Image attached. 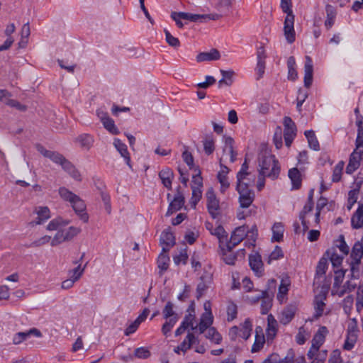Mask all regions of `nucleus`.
Returning <instances> with one entry per match:
<instances>
[{"label": "nucleus", "instance_id": "1", "mask_svg": "<svg viewBox=\"0 0 363 363\" xmlns=\"http://www.w3.org/2000/svg\"><path fill=\"white\" fill-rule=\"evenodd\" d=\"M37 150L44 157L49 158L55 164L62 167V168L67 172L74 179L81 181V174L77 169L62 154L46 150L41 145H36Z\"/></svg>", "mask_w": 363, "mask_h": 363}, {"label": "nucleus", "instance_id": "2", "mask_svg": "<svg viewBox=\"0 0 363 363\" xmlns=\"http://www.w3.org/2000/svg\"><path fill=\"white\" fill-rule=\"evenodd\" d=\"M259 174L267 176L272 180L276 179L280 172V167L275 157L267 152L262 153L259 158Z\"/></svg>", "mask_w": 363, "mask_h": 363}, {"label": "nucleus", "instance_id": "3", "mask_svg": "<svg viewBox=\"0 0 363 363\" xmlns=\"http://www.w3.org/2000/svg\"><path fill=\"white\" fill-rule=\"evenodd\" d=\"M58 192L60 197L64 201L69 202L75 213L79 216L80 218L84 223H86L89 220V216L88 214L84 212L86 205L84 201L79 196L65 187H60Z\"/></svg>", "mask_w": 363, "mask_h": 363}, {"label": "nucleus", "instance_id": "4", "mask_svg": "<svg viewBox=\"0 0 363 363\" xmlns=\"http://www.w3.org/2000/svg\"><path fill=\"white\" fill-rule=\"evenodd\" d=\"M281 9L286 14L284 23V36L289 43L295 41L294 18L291 0H281Z\"/></svg>", "mask_w": 363, "mask_h": 363}, {"label": "nucleus", "instance_id": "5", "mask_svg": "<svg viewBox=\"0 0 363 363\" xmlns=\"http://www.w3.org/2000/svg\"><path fill=\"white\" fill-rule=\"evenodd\" d=\"M363 154V133L357 135L356 139V148L350 155L349 163L346 167V173L352 174L360 166Z\"/></svg>", "mask_w": 363, "mask_h": 363}, {"label": "nucleus", "instance_id": "6", "mask_svg": "<svg viewBox=\"0 0 363 363\" xmlns=\"http://www.w3.org/2000/svg\"><path fill=\"white\" fill-rule=\"evenodd\" d=\"M250 183L237 182L239 202L241 208H248L255 199V194L249 189Z\"/></svg>", "mask_w": 363, "mask_h": 363}, {"label": "nucleus", "instance_id": "7", "mask_svg": "<svg viewBox=\"0 0 363 363\" xmlns=\"http://www.w3.org/2000/svg\"><path fill=\"white\" fill-rule=\"evenodd\" d=\"M257 230L256 227H253L250 232L247 230V227L245 225L238 227L233 232L230 236V240L228 244L233 245V247H235L245 238V236H251L252 238L253 242H255V237L257 235Z\"/></svg>", "mask_w": 363, "mask_h": 363}, {"label": "nucleus", "instance_id": "8", "mask_svg": "<svg viewBox=\"0 0 363 363\" xmlns=\"http://www.w3.org/2000/svg\"><path fill=\"white\" fill-rule=\"evenodd\" d=\"M252 330V324L249 318H247L240 327L233 326L229 330V336L232 340H235L238 336L241 337L244 340H247Z\"/></svg>", "mask_w": 363, "mask_h": 363}, {"label": "nucleus", "instance_id": "9", "mask_svg": "<svg viewBox=\"0 0 363 363\" xmlns=\"http://www.w3.org/2000/svg\"><path fill=\"white\" fill-rule=\"evenodd\" d=\"M182 16V19L188 20L191 22H207L208 21L218 20L221 18V15L218 13H209V14H194L190 13L184 12Z\"/></svg>", "mask_w": 363, "mask_h": 363}, {"label": "nucleus", "instance_id": "10", "mask_svg": "<svg viewBox=\"0 0 363 363\" xmlns=\"http://www.w3.org/2000/svg\"><path fill=\"white\" fill-rule=\"evenodd\" d=\"M328 333V330L325 326H321L316 333L314 335L313 338L312 340V345L309 349V355H313V354L317 352L320 346L324 343L325 337Z\"/></svg>", "mask_w": 363, "mask_h": 363}, {"label": "nucleus", "instance_id": "11", "mask_svg": "<svg viewBox=\"0 0 363 363\" xmlns=\"http://www.w3.org/2000/svg\"><path fill=\"white\" fill-rule=\"evenodd\" d=\"M207 208L213 218H217L219 214V201L212 189L206 192Z\"/></svg>", "mask_w": 363, "mask_h": 363}, {"label": "nucleus", "instance_id": "12", "mask_svg": "<svg viewBox=\"0 0 363 363\" xmlns=\"http://www.w3.org/2000/svg\"><path fill=\"white\" fill-rule=\"evenodd\" d=\"M327 292L323 289L315 296L314 309L315 318H318L323 315L325 307V300L326 299Z\"/></svg>", "mask_w": 363, "mask_h": 363}, {"label": "nucleus", "instance_id": "13", "mask_svg": "<svg viewBox=\"0 0 363 363\" xmlns=\"http://www.w3.org/2000/svg\"><path fill=\"white\" fill-rule=\"evenodd\" d=\"M35 212L37 214V217L29 223V225L32 227L41 225L50 218V209L47 206L37 207Z\"/></svg>", "mask_w": 363, "mask_h": 363}, {"label": "nucleus", "instance_id": "14", "mask_svg": "<svg viewBox=\"0 0 363 363\" xmlns=\"http://www.w3.org/2000/svg\"><path fill=\"white\" fill-rule=\"evenodd\" d=\"M31 335L40 337H42V333L38 329L33 328L26 332L16 333L13 337L12 342L14 345H18L26 340Z\"/></svg>", "mask_w": 363, "mask_h": 363}, {"label": "nucleus", "instance_id": "15", "mask_svg": "<svg viewBox=\"0 0 363 363\" xmlns=\"http://www.w3.org/2000/svg\"><path fill=\"white\" fill-rule=\"evenodd\" d=\"M184 204V196L180 191H178L174 199L169 203L166 215L170 216L174 212L180 210Z\"/></svg>", "mask_w": 363, "mask_h": 363}, {"label": "nucleus", "instance_id": "16", "mask_svg": "<svg viewBox=\"0 0 363 363\" xmlns=\"http://www.w3.org/2000/svg\"><path fill=\"white\" fill-rule=\"evenodd\" d=\"M313 66L311 58L309 56L306 57L304 65V86L310 87L313 82Z\"/></svg>", "mask_w": 363, "mask_h": 363}, {"label": "nucleus", "instance_id": "17", "mask_svg": "<svg viewBox=\"0 0 363 363\" xmlns=\"http://www.w3.org/2000/svg\"><path fill=\"white\" fill-rule=\"evenodd\" d=\"M220 169L218 173L217 178L220 184V191L224 192L230 186V183L228 179L229 169L226 166L222 164L221 159L220 160Z\"/></svg>", "mask_w": 363, "mask_h": 363}, {"label": "nucleus", "instance_id": "18", "mask_svg": "<svg viewBox=\"0 0 363 363\" xmlns=\"http://www.w3.org/2000/svg\"><path fill=\"white\" fill-rule=\"evenodd\" d=\"M265 343V337L260 327H257L255 329V341L251 348L252 353L260 351Z\"/></svg>", "mask_w": 363, "mask_h": 363}, {"label": "nucleus", "instance_id": "19", "mask_svg": "<svg viewBox=\"0 0 363 363\" xmlns=\"http://www.w3.org/2000/svg\"><path fill=\"white\" fill-rule=\"evenodd\" d=\"M213 316L211 312H204L201 317L200 322L197 326L199 328V333H203L208 328H211L213 324Z\"/></svg>", "mask_w": 363, "mask_h": 363}, {"label": "nucleus", "instance_id": "20", "mask_svg": "<svg viewBox=\"0 0 363 363\" xmlns=\"http://www.w3.org/2000/svg\"><path fill=\"white\" fill-rule=\"evenodd\" d=\"M223 155L230 157V161L234 162L236 160L237 153L234 150V140L231 137L225 138L223 147Z\"/></svg>", "mask_w": 363, "mask_h": 363}, {"label": "nucleus", "instance_id": "21", "mask_svg": "<svg viewBox=\"0 0 363 363\" xmlns=\"http://www.w3.org/2000/svg\"><path fill=\"white\" fill-rule=\"evenodd\" d=\"M74 141L79 143L82 149L89 150L94 145V139L92 135L83 133L77 137Z\"/></svg>", "mask_w": 363, "mask_h": 363}, {"label": "nucleus", "instance_id": "22", "mask_svg": "<svg viewBox=\"0 0 363 363\" xmlns=\"http://www.w3.org/2000/svg\"><path fill=\"white\" fill-rule=\"evenodd\" d=\"M159 177L164 187L168 189H172V182L174 178V173L171 169L166 167L162 169L159 172Z\"/></svg>", "mask_w": 363, "mask_h": 363}, {"label": "nucleus", "instance_id": "23", "mask_svg": "<svg viewBox=\"0 0 363 363\" xmlns=\"http://www.w3.org/2000/svg\"><path fill=\"white\" fill-rule=\"evenodd\" d=\"M220 57V52L216 49H212L209 52H201L196 56V61L198 62L205 61L218 60Z\"/></svg>", "mask_w": 363, "mask_h": 363}, {"label": "nucleus", "instance_id": "24", "mask_svg": "<svg viewBox=\"0 0 363 363\" xmlns=\"http://www.w3.org/2000/svg\"><path fill=\"white\" fill-rule=\"evenodd\" d=\"M351 225L354 229L363 228V204H359L351 218Z\"/></svg>", "mask_w": 363, "mask_h": 363}, {"label": "nucleus", "instance_id": "25", "mask_svg": "<svg viewBox=\"0 0 363 363\" xmlns=\"http://www.w3.org/2000/svg\"><path fill=\"white\" fill-rule=\"evenodd\" d=\"M160 242L162 244L164 251L168 250L175 243L173 233L168 230H164L160 236Z\"/></svg>", "mask_w": 363, "mask_h": 363}, {"label": "nucleus", "instance_id": "26", "mask_svg": "<svg viewBox=\"0 0 363 363\" xmlns=\"http://www.w3.org/2000/svg\"><path fill=\"white\" fill-rule=\"evenodd\" d=\"M225 247L226 248H224L222 246L220 247L221 250L222 259L227 264H234L236 259V256L232 252V249L234 247L228 243Z\"/></svg>", "mask_w": 363, "mask_h": 363}, {"label": "nucleus", "instance_id": "27", "mask_svg": "<svg viewBox=\"0 0 363 363\" xmlns=\"http://www.w3.org/2000/svg\"><path fill=\"white\" fill-rule=\"evenodd\" d=\"M277 332V321L274 317L269 314L267 316V328L266 329V333L268 339L272 340Z\"/></svg>", "mask_w": 363, "mask_h": 363}, {"label": "nucleus", "instance_id": "28", "mask_svg": "<svg viewBox=\"0 0 363 363\" xmlns=\"http://www.w3.org/2000/svg\"><path fill=\"white\" fill-rule=\"evenodd\" d=\"M113 145L116 148V150L119 152L121 157H123L125 159L126 164L129 167H130V154L127 150L126 145L124 144L123 143H122L121 141V140L116 138L113 141Z\"/></svg>", "mask_w": 363, "mask_h": 363}, {"label": "nucleus", "instance_id": "29", "mask_svg": "<svg viewBox=\"0 0 363 363\" xmlns=\"http://www.w3.org/2000/svg\"><path fill=\"white\" fill-rule=\"evenodd\" d=\"M325 12L327 16L325 21V26L328 30L331 28L335 23L337 11L333 6L328 4L325 6Z\"/></svg>", "mask_w": 363, "mask_h": 363}, {"label": "nucleus", "instance_id": "30", "mask_svg": "<svg viewBox=\"0 0 363 363\" xmlns=\"http://www.w3.org/2000/svg\"><path fill=\"white\" fill-rule=\"evenodd\" d=\"M295 315V308L293 306H288L285 308L280 313L279 322L283 325L289 323L294 318Z\"/></svg>", "mask_w": 363, "mask_h": 363}, {"label": "nucleus", "instance_id": "31", "mask_svg": "<svg viewBox=\"0 0 363 363\" xmlns=\"http://www.w3.org/2000/svg\"><path fill=\"white\" fill-rule=\"evenodd\" d=\"M249 263L251 269L258 275L261 274L262 269V262L259 255H251L249 257Z\"/></svg>", "mask_w": 363, "mask_h": 363}, {"label": "nucleus", "instance_id": "32", "mask_svg": "<svg viewBox=\"0 0 363 363\" xmlns=\"http://www.w3.org/2000/svg\"><path fill=\"white\" fill-rule=\"evenodd\" d=\"M272 296L273 293L271 294L269 292L267 289H266V294L263 297H262V303H261V313L267 314L268 311L270 310L272 306Z\"/></svg>", "mask_w": 363, "mask_h": 363}, {"label": "nucleus", "instance_id": "33", "mask_svg": "<svg viewBox=\"0 0 363 363\" xmlns=\"http://www.w3.org/2000/svg\"><path fill=\"white\" fill-rule=\"evenodd\" d=\"M197 342V339L192 333H189L183 342L177 346L178 350H181L183 352L189 350L191 346Z\"/></svg>", "mask_w": 363, "mask_h": 363}, {"label": "nucleus", "instance_id": "34", "mask_svg": "<svg viewBox=\"0 0 363 363\" xmlns=\"http://www.w3.org/2000/svg\"><path fill=\"white\" fill-rule=\"evenodd\" d=\"M363 257V244L357 241L354 243L352 252H351V258L353 260H355L356 264H360L361 259Z\"/></svg>", "mask_w": 363, "mask_h": 363}, {"label": "nucleus", "instance_id": "35", "mask_svg": "<svg viewBox=\"0 0 363 363\" xmlns=\"http://www.w3.org/2000/svg\"><path fill=\"white\" fill-rule=\"evenodd\" d=\"M357 340V332L354 330H350L347 332V335L343 345V349L345 350H351L354 347Z\"/></svg>", "mask_w": 363, "mask_h": 363}, {"label": "nucleus", "instance_id": "36", "mask_svg": "<svg viewBox=\"0 0 363 363\" xmlns=\"http://www.w3.org/2000/svg\"><path fill=\"white\" fill-rule=\"evenodd\" d=\"M290 280L288 278L282 279L279 286V291L277 296V299L281 303L284 301L286 295L289 291Z\"/></svg>", "mask_w": 363, "mask_h": 363}, {"label": "nucleus", "instance_id": "37", "mask_svg": "<svg viewBox=\"0 0 363 363\" xmlns=\"http://www.w3.org/2000/svg\"><path fill=\"white\" fill-rule=\"evenodd\" d=\"M289 177L290 178L293 188L299 189L301 185V173L297 168H292L289 171Z\"/></svg>", "mask_w": 363, "mask_h": 363}, {"label": "nucleus", "instance_id": "38", "mask_svg": "<svg viewBox=\"0 0 363 363\" xmlns=\"http://www.w3.org/2000/svg\"><path fill=\"white\" fill-rule=\"evenodd\" d=\"M313 208V203H308L307 202L303 210L301 211L299 214V218L301 220V224L303 225V231L306 232L309 226L306 220V216L308 213L311 212Z\"/></svg>", "mask_w": 363, "mask_h": 363}, {"label": "nucleus", "instance_id": "39", "mask_svg": "<svg viewBox=\"0 0 363 363\" xmlns=\"http://www.w3.org/2000/svg\"><path fill=\"white\" fill-rule=\"evenodd\" d=\"M288 67V79L291 81H294L298 77V74L296 69V60L294 57L291 56L287 60Z\"/></svg>", "mask_w": 363, "mask_h": 363}, {"label": "nucleus", "instance_id": "40", "mask_svg": "<svg viewBox=\"0 0 363 363\" xmlns=\"http://www.w3.org/2000/svg\"><path fill=\"white\" fill-rule=\"evenodd\" d=\"M272 240L280 242L283 239L284 228L281 223H275L272 226Z\"/></svg>", "mask_w": 363, "mask_h": 363}, {"label": "nucleus", "instance_id": "41", "mask_svg": "<svg viewBox=\"0 0 363 363\" xmlns=\"http://www.w3.org/2000/svg\"><path fill=\"white\" fill-rule=\"evenodd\" d=\"M211 235L216 236L218 239L220 247H221V245L224 242L227 241L228 233L224 230L223 227L220 225L216 227L213 230H211Z\"/></svg>", "mask_w": 363, "mask_h": 363}, {"label": "nucleus", "instance_id": "42", "mask_svg": "<svg viewBox=\"0 0 363 363\" xmlns=\"http://www.w3.org/2000/svg\"><path fill=\"white\" fill-rule=\"evenodd\" d=\"M326 254L330 257L333 267H337L341 265L343 257L338 255L335 248L327 250Z\"/></svg>", "mask_w": 363, "mask_h": 363}, {"label": "nucleus", "instance_id": "43", "mask_svg": "<svg viewBox=\"0 0 363 363\" xmlns=\"http://www.w3.org/2000/svg\"><path fill=\"white\" fill-rule=\"evenodd\" d=\"M69 221L63 220L61 218H57L52 220L46 227V229L49 231L59 230H61L62 227L67 225Z\"/></svg>", "mask_w": 363, "mask_h": 363}, {"label": "nucleus", "instance_id": "44", "mask_svg": "<svg viewBox=\"0 0 363 363\" xmlns=\"http://www.w3.org/2000/svg\"><path fill=\"white\" fill-rule=\"evenodd\" d=\"M211 283V277H202L201 278V281L199 283L196 289L197 291V298H200L203 292L208 289L209 284Z\"/></svg>", "mask_w": 363, "mask_h": 363}, {"label": "nucleus", "instance_id": "45", "mask_svg": "<svg viewBox=\"0 0 363 363\" xmlns=\"http://www.w3.org/2000/svg\"><path fill=\"white\" fill-rule=\"evenodd\" d=\"M206 337L215 344H220L222 337L215 328H210L207 330L205 335Z\"/></svg>", "mask_w": 363, "mask_h": 363}, {"label": "nucleus", "instance_id": "46", "mask_svg": "<svg viewBox=\"0 0 363 363\" xmlns=\"http://www.w3.org/2000/svg\"><path fill=\"white\" fill-rule=\"evenodd\" d=\"M188 311L189 314L184 317L183 321L182 322V324L186 328L191 327V330H194L196 328H197V326H194V323L195 320L194 309L189 308Z\"/></svg>", "mask_w": 363, "mask_h": 363}, {"label": "nucleus", "instance_id": "47", "mask_svg": "<svg viewBox=\"0 0 363 363\" xmlns=\"http://www.w3.org/2000/svg\"><path fill=\"white\" fill-rule=\"evenodd\" d=\"M304 134L308 140L310 147L314 150H318L319 149V143L314 132L313 130H306Z\"/></svg>", "mask_w": 363, "mask_h": 363}, {"label": "nucleus", "instance_id": "48", "mask_svg": "<svg viewBox=\"0 0 363 363\" xmlns=\"http://www.w3.org/2000/svg\"><path fill=\"white\" fill-rule=\"evenodd\" d=\"M179 318V316H174V318H171L166 320V322L163 324L162 327V333H163L164 335L168 336L169 332L174 326V325L177 323Z\"/></svg>", "mask_w": 363, "mask_h": 363}, {"label": "nucleus", "instance_id": "49", "mask_svg": "<svg viewBox=\"0 0 363 363\" xmlns=\"http://www.w3.org/2000/svg\"><path fill=\"white\" fill-rule=\"evenodd\" d=\"M203 150L206 155H211L215 150V142L212 136H206L203 141Z\"/></svg>", "mask_w": 363, "mask_h": 363}, {"label": "nucleus", "instance_id": "50", "mask_svg": "<svg viewBox=\"0 0 363 363\" xmlns=\"http://www.w3.org/2000/svg\"><path fill=\"white\" fill-rule=\"evenodd\" d=\"M102 123L104 127L111 133L113 135H118L119 133V130L116 126L113 120L110 117L104 118Z\"/></svg>", "mask_w": 363, "mask_h": 363}, {"label": "nucleus", "instance_id": "51", "mask_svg": "<svg viewBox=\"0 0 363 363\" xmlns=\"http://www.w3.org/2000/svg\"><path fill=\"white\" fill-rule=\"evenodd\" d=\"M162 314L164 319L167 320L174 316H179L174 311V304L171 301H168L162 310Z\"/></svg>", "mask_w": 363, "mask_h": 363}, {"label": "nucleus", "instance_id": "52", "mask_svg": "<svg viewBox=\"0 0 363 363\" xmlns=\"http://www.w3.org/2000/svg\"><path fill=\"white\" fill-rule=\"evenodd\" d=\"M192 189V196L190 200L191 206L195 208L196 204L201 199L202 191L199 187H195L194 186H191Z\"/></svg>", "mask_w": 363, "mask_h": 363}, {"label": "nucleus", "instance_id": "53", "mask_svg": "<svg viewBox=\"0 0 363 363\" xmlns=\"http://www.w3.org/2000/svg\"><path fill=\"white\" fill-rule=\"evenodd\" d=\"M84 271V267L82 268L81 264H78L75 268L68 271V276L69 279L77 281L82 276Z\"/></svg>", "mask_w": 363, "mask_h": 363}, {"label": "nucleus", "instance_id": "54", "mask_svg": "<svg viewBox=\"0 0 363 363\" xmlns=\"http://www.w3.org/2000/svg\"><path fill=\"white\" fill-rule=\"evenodd\" d=\"M248 164L247 160L242 164L240 170L237 174V182H244V179L247 177L250 176V174L247 172Z\"/></svg>", "mask_w": 363, "mask_h": 363}, {"label": "nucleus", "instance_id": "55", "mask_svg": "<svg viewBox=\"0 0 363 363\" xmlns=\"http://www.w3.org/2000/svg\"><path fill=\"white\" fill-rule=\"evenodd\" d=\"M344 167V162H339L334 167L332 180L334 182H337L341 179V175L342 172V169Z\"/></svg>", "mask_w": 363, "mask_h": 363}, {"label": "nucleus", "instance_id": "56", "mask_svg": "<svg viewBox=\"0 0 363 363\" xmlns=\"http://www.w3.org/2000/svg\"><path fill=\"white\" fill-rule=\"evenodd\" d=\"M296 135V130L284 129V140H285V144L287 147L291 146Z\"/></svg>", "mask_w": 363, "mask_h": 363}, {"label": "nucleus", "instance_id": "57", "mask_svg": "<svg viewBox=\"0 0 363 363\" xmlns=\"http://www.w3.org/2000/svg\"><path fill=\"white\" fill-rule=\"evenodd\" d=\"M328 201L324 197H320L316 204V213L315 215V222L316 223H319L320 220V214L321 210L327 205Z\"/></svg>", "mask_w": 363, "mask_h": 363}, {"label": "nucleus", "instance_id": "58", "mask_svg": "<svg viewBox=\"0 0 363 363\" xmlns=\"http://www.w3.org/2000/svg\"><path fill=\"white\" fill-rule=\"evenodd\" d=\"M358 194L359 191L357 189L350 190L349 191L347 206V208L349 211L352 209L353 205L357 202Z\"/></svg>", "mask_w": 363, "mask_h": 363}, {"label": "nucleus", "instance_id": "59", "mask_svg": "<svg viewBox=\"0 0 363 363\" xmlns=\"http://www.w3.org/2000/svg\"><path fill=\"white\" fill-rule=\"evenodd\" d=\"M164 32L166 37V41L169 44V45L173 48L179 47L180 42L177 38L174 37L167 29H164Z\"/></svg>", "mask_w": 363, "mask_h": 363}, {"label": "nucleus", "instance_id": "60", "mask_svg": "<svg viewBox=\"0 0 363 363\" xmlns=\"http://www.w3.org/2000/svg\"><path fill=\"white\" fill-rule=\"evenodd\" d=\"M67 241L62 230H59L53 238H51V246H57L59 244Z\"/></svg>", "mask_w": 363, "mask_h": 363}, {"label": "nucleus", "instance_id": "61", "mask_svg": "<svg viewBox=\"0 0 363 363\" xmlns=\"http://www.w3.org/2000/svg\"><path fill=\"white\" fill-rule=\"evenodd\" d=\"M356 286L357 284L355 283H353L351 281H347L340 290L337 291V292L340 296H342L345 294L353 291Z\"/></svg>", "mask_w": 363, "mask_h": 363}, {"label": "nucleus", "instance_id": "62", "mask_svg": "<svg viewBox=\"0 0 363 363\" xmlns=\"http://www.w3.org/2000/svg\"><path fill=\"white\" fill-rule=\"evenodd\" d=\"M62 230L67 240L72 239L81 232V229L79 228L74 226H71L68 229Z\"/></svg>", "mask_w": 363, "mask_h": 363}, {"label": "nucleus", "instance_id": "63", "mask_svg": "<svg viewBox=\"0 0 363 363\" xmlns=\"http://www.w3.org/2000/svg\"><path fill=\"white\" fill-rule=\"evenodd\" d=\"M335 277L334 279L333 287L337 288V290L340 289L341 284L343 281L345 271V270H337L335 272Z\"/></svg>", "mask_w": 363, "mask_h": 363}, {"label": "nucleus", "instance_id": "64", "mask_svg": "<svg viewBox=\"0 0 363 363\" xmlns=\"http://www.w3.org/2000/svg\"><path fill=\"white\" fill-rule=\"evenodd\" d=\"M238 313L237 306L233 303H228L227 306L228 320L232 321L236 318Z\"/></svg>", "mask_w": 363, "mask_h": 363}]
</instances>
